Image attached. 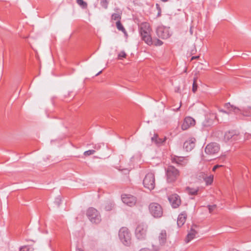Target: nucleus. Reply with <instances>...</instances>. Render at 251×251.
I'll return each instance as SVG.
<instances>
[{
    "label": "nucleus",
    "mask_w": 251,
    "mask_h": 251,
    "mask_svg": "<svg viewBox=\"0 0 251 251\" xmlns=\"http://www.w3.org/2000/svg\"><path fill=\"white\" fill-rule=\"evenodd\" d=\"M220 150L219 146L216 143H211L208 144L205 148L206 154L213 155L217 153Z\"/></svg>",
    "instance_id": "9d476101"
},
{
    "label": "nucleus",
    "mask_w": 251,
    "mask_h": 251,
    "mask_svg": "<svg viewBox=\"0 0 251 251\" xmlns=\"http://www.w3.org/2000/svg\"><path fill=\"white\" fill-rule=\"evenodd\" d=\"M114 204L113 202L107 203L105 205V209L107 211H110L112 210V209L114 207Z\"/></svg>",
    "instance_id": "bb28decb"
},
{
    "label": "nucleus",
    "mask_w": 251,
    "mask_h": 251,
    "mask_svg": "<svg viewBox=\"0 0 251 251\" xmlns=\"http://www.w3.org/2000/svg\"><path fill=\"white\" fill-rule=\"evenodd\" d=\"M181 106V103L180 102V105H179V106L178 108H177L176 109H174V110L175 111H178V110L179 109V108H180Z\"/></svg>",
    "instance_id": "ea45409f"
},
{
    "label": "nucleus",
    "mask_w": 251,
    "mask_h": 251,
    "mask_svg": "<svg viewBox=\"0 0 251 251\" xmlns=\"http://www.w3.org/2000/svg\"><path fill=\"white\" fill-rule=\"evenodd\" d=\"M87 216L93 223L99 224L101 222V216L100 212L93 207L89 208L86 212Z\"/></svg>",
    "instance_id": "39448f33"
},
{
    "label": "nucleus",
    "mask_w": 251,
    "mask_h": 251,
    "mask_svg": "<svg viewBox=\"0 0 251 251\" xmlns=\"http://www.w3.org/2000/svg\"><path fill=\"white\" fill-rule=\"evenodd\" d=\"M197 84L196 83V80L195 79H194L193 83V87L192 91L194 93H195L197 90Z\"/></svg>",
    "instance_id": "2f4dec72"
},
{
    "label": "nucleus",
    "mask_w": 251,
    "mask_h": 251,
    "mask_svg": "<svg viewBox=\"0 0 251 251\" xmlns=\"http://www.w3.org/2000/svg\"><path fill=\"white\" fill-rule=\"evenodd\" d=\"M20 251H29V248L26 246H23L20 249Z\"/></svg>",
    "instance_id": "72a5a7b5"
},
{
    "label": "nucleus",
    "mask_w": 251,
    "mask_h": 251,
    "mask_svg": "<svg viewBox=\"0 0 251 251\" xmlns=\"http://www.w3.org/2000/svg\"><path fill=\"white\" fill-rule=\"evenodd\" d=\"M116 24L117 28L119 30L122 31L124 33H126V30L124 27L123 26L120 21H117Z\"/></svg>",
    "instance_id": "5701e85b"
},
{
    "label": "nucleus",
    "mask_w": 251,
    "mask_h": 251,
    "mask_svg": "<svg viewBox=\"0 0 251 251\" xmlns=\"http://www.w3.org/2000/svg\"><path fill=\"white\" fill-rule=\"evenodd\" d=\"M95 152V150H90L87 151H84V155L85 156H89L90 155L93 154Z\"/></svg>",
    "instance_id": "c756f323"
},
{
    "label": "nucleus",
    "mask_w": 251,
    "mask_h": 251,
    "mask_svg": "<svg viewBox=\"0 0 251 251\" xmlns=\"http://www.w3.org/2000/svg\"><path fill=\"white\" fill-rule=\"evenodd\" d=\"M165 171L167 181L169 183L176 181L180 175L179 170L173 166H168Z\"/></svg>",
    "instance_id": "f03ea898"
},
{
    "label": "nucleus",
    "mask_w": 251,
    "mask_h": 251,
    "mask_svg": "<svg viewBox=\"0 0 251 251\" xmlns=\"http://www.w3.org/2000/svg\"><path fill=\"white\" fill-rule=\"evenodd\" d=\"M61 203V200L60 198H56L54 201V203L57 205V206H59Z\"/></svg>",
    "instance_id": "473e14b6"
},
{
    "label": "nucleus",
    "mask_w": 251,
    "mask_h": 251,
    "mask_svg": "<svg viewBox=\"0 0 251 251\" xmlns=\"http://www.w3.org/2000/svg\"><path fill=\"white\" fill-rule=\"evenodd\" d=\"M168 200L173 208L178 207L181 203V200L178 195L172 194L168 197Z\"/></svg>",
    "instance_id": "9b49d317"
},
{
    "label": "nucleus",
    "mask_w": 251,
    "mask_h": 251,
    "mask_svg": "<svg viewBox=\"0 0 251 251\" xmlns=\"http://www.w3.org/2000/svg\"><path fill=\"white\" fill-rule=\"evenodd\" d=\"M100 5L104 9H107L108 5V1L107 0H101L100 2Z\"/></svg>",
    "instance_id": "cd10ccee"
},
{
    "label": "nucleus",
    "mask_w": 251,
    "mask_h": 251,
    "mask_svg": "<svg viewBox=\"0 0 251 251\" xmlns=\"http://www.w3.org/2000/svg\"><path fill=\"white\" fill-rule=\"evenodd\" d=\"M213 124V122L211 120H205L202 123V126L203 127H209Z\"/></svg>",
    "instance_id": "b1692460"
},
{
    "label": "nucleus",
    "mask_w": 251,
    "mask_h": 251,
    "mask_svg": "<svg viewBox=\"0 0 251 251\" xmlns=\"http://www.w3.org/2000/svg\"><path fill=\"white\" fill-rule=\"evenodd\" d=\"M121 13H114L112 15L111 19L112 20L120 21L121 19Z\"/></svg>",
    "instance_id": "393cba45"
},
{
    "label": "nucleus",
    "mask_w": 251,
    "mask_h": 251,
    "mask_svg": "<svg viewBox=\"0 0 251 251\" xmlns=\"http://www.w3.org/2000/svg\"><path fill=\"white\" fill-rule=\"evenodd\" d=\"M199 188H192L190 187H187L185 189V191L187 193H188L189 195H196L198 194V192L199 191Z\"/></svg>",
    "instance_id": "6ab92c4d"
},
{
    "label": "nucleus",
    "mask_w": 251,
    "mask_h": 251,
    "mask_svg": "<svg viewBox=\"0 0 251 251\" xmlns=\"http://www.w3.org/2000/svg\"><path fill=\"white\" fill-rule=\"evenodd\" d=\"M197 234V232L194 229L191 228L190 230L189 231L188 233L187 234V235L185 239V242L189 243V242H190L192 239H193L195 237Z\"/></svg>",
    "instance_id": "dca6fc26"
},
{
    "label": "nucleus",
    "mask_w": 251,
    "mask_h": 251,
    "mask_svg": "<svg viewBox=\"0 0 251 251\" xmlns=\"http://www.w3.org/2000/svg\"><path fill=\"white\" fill-rule=\"evenodd\" d=\"M196 139L194 138H191L186 141L183 144V148L186 151H191L195 146Z\"/></svg>",
    "instance_id": "4468645a"
},
{
    "label": "nucleus",
    "mask_w": 251,
    "mask_h": 251,
    "mask_svg": "<svg viewBox=\"0 0 251 251\" xmlns=\"http://www.w3.org/2000/svg\"><path fill=\"white\" fill-rule=\"evenodd\" d=\"M195 125V120L191 117H186L185 118L181 126L182 130H187L191 126H193Z\"/></svg>",
    "instance_id": "ddd939ff"
},
{
    "label": "nucleus",
    "mask_w": 251,
    "mask_h": 251,
    "mask_svg": "<svg viewBox=\"0 0 251 251\" xmlns=\"http://www.w3.org/2000/svg\"><path fill=\"white\" fill-rule=\"evenodd\" d=\"M160 13H161V10H160V8H159V12L158 13V16H159L160 15Z\"/></svg>",
    "instance_id": "37998d69"
},
{
    "label": "nucleus",
    "mask_w": 251,
    "mask_h": 251,
    "mask_svg": "<svg viewBox=\"0 0 251 251\" xmlns=\"http://www.w3.org/2000/svg\"><path fill=\"white\" fill-rule=\"evenodd\" d=\"M139 28V33L142 40L147 45L149 46L152 45L153 41L151 35V28L150 24L148 22H143L140 25Z\"/></svg>",
    "instance_id": "f257e3e1"
},
{
    "label": "nucleus",
    "mask_w": 251,
    "mask_h": 251,
    "mask_svg": "<svg viewBox=\"0 0 251 251\" xmlns=\"http://www.w3.org/2000/svg\"><path fill=\"white\" fill-rule=\"evenodd\" d=\"M215 208H216L215 205H208V209H209V212L211 213L213 210H214L215 209Z\"/></svg>",
    "instance_id": "f704fd0d"
},
{
    "label": "nucleus",
    "mask_w": 251,
    "mask_h": 251,
    "mask_svg": "<svg viewBox=\"0 0 251 251\" xmlns=\"http://www.w3.org/2000/svg\"><path fill=\"white\" fill-rule=\"evenodd\" d=\"M76 251H84L81 249H77L76 250Z\"/></svg>",
    "instance_id": "c03bdc74"
},
{
    "label": "nucleus",
    "mask_w": 251,
    "mask_h": 251,
    "mask_svg": "<svg viewBox=\"0 0 251 251\" xmlns=\"http://www.w3.org/2000/svg\"><path fill=\"white\" fill-rule=\"evenodd\" d=\"M187 214L185 212L180 214L177 218V224L178 226H182L186 222Z\"/></svg>",
    "instance_id": "2eb2a0df"
},
{
    "label": "nucleus",
    "mask_w": 251,
    "mask_h": 251,
    "mask_svg": "<svg viewBox=\"0 0 251 251\" xmlns=\"http://www.w3.org/2000/svg\"><path fill=\"white\" fill-rule=\"evenodd\" d=\"M76 3L82 8H86L87 6V4L83 0H76Z\"/></svg>",
    "instance_id": "a878e982"
},
{
    "label": "nucleus",
    "mask_w": 251,
    "mask_h": 251,
    "mask_svg": "<svg viewBox=\"0 0 251 251\" xmlns=\"http://www.w3.org/2000/svg\"><path fill=\"white\" fill-rule=\"evenodd\" d=\"M244 111H249V112H251V106H248L247 107H246L245 109H244Z\"/></svg>",
    "instance_id": "4c0bfd02"
},
{
    "label": "nucleus",
    "mask_w": 251,
    "mask_h": 251,
    "mask_svg": "<svg viewBox=\"0 0 251 251\" xmlns=\"http://www.w3.org/2000/svg\"><path fill=\"white\" fill-rule=\"evenodd\" d=\"M101 144H98L97 145H96L95 147V149L97 150H99L101 147Z\"/></svg>",
    "instance_id": "58836bf2"
},
{
    "label": "nucleus",
    "mask_w": 251,
    "mask_h": 251,
    "mask_svg": "<svg viewBox=\"0 0 251 251\" xmlns=\"http://www.w3.org/2000/svg\"><path fill=\"white\" fill-rule=\"evenodd\" d=\"M161 1H163V2H166L168 0H161Z\"/></svg>",
    "instance_id": "49530a36"
},
{
    "label": "nucleus",
    "mask_w": 251,
    "mask_h": 251,
    "mask_svg": "<svg viewBox=\"0 0 251 251\" xmlns=\"http://www.w3.org/2000/svg\"><path fill=\"white\" fill-rule=\"evenodd\" d=\"M220 111L222 112L223 113H228L227 112H226V111H225L224 110H220Z\"/></svg>",
    "instance_id": "79ce46f5"
},
{
    "label": "nucleus",
    "mask_w": 251,
    "mask_h": 251,
    "mask_svg": "<svg viewBox=\"0 0 251 251\" xmlns=\"http://www.w3.org/2000/svg\"><path fill=\"white\" fill-rule=\"evenodd\" d=\"M101 72H102L101 71H100L98 74H96V75L97 76V75H99L101 73Z\"/></svg>",
    "instance_id": "a18cd8bd"
},
{
    "label": "nucleus",
    "mask_w": 251,
    "mask_h": 251,
    "mask_svg": "<svg viewBox=\"0 0 251 251\" xmlns=\"http://www.w3.org/2000/svg\"><path fill=\"white\" fill-rule=\"evenodd\" d=\"M151 214L155 218H159L162 216L163 209L161 206L157 203L152 202L149 205Z\"/></svg>",
    "instance_id": "0eeeda50"
},
{
    "label": "nucleus",
    "mask_w": 251,
    "mask_h": 251,
    "mask_svg": "<svg viewBox=\"0 0 251 251\" xmlns=\"http://www.w3.org/2000/svg\"><path fill=\"white\" fill-rule=\"evenodd\" d=\"M119 236L121 242L126 246H129L131 244V234L126 227H122L119 232Z\"/></svg>",
    "instance_id": "20e7f679"
},
{
    "label": "nucleus",
    "mask_w": 251,
    "mask_h": 251,
    "mask_svg": "<svg viewBox=\"0 0 251 251\" xmlns=\"http://www.w3.org/2000/svg\"><path fill=\"white\" fill-rule=\"evenodd\" d=\"M148 233V226L145 224H139L135 230V235L137 239L144 240L146 239Z\"/></svg>",
    "instance_id": "7ed1b4c3"
},
{
    "label": "nucleus",
    "mask_w": 251,
    "mask_h": 251,
    "mask_svg": "<svg viewBox=\"0 0 251 251\" xmlns=\"http://www.w3.org/2000/svg\"><path fill=\"white\" fill-rule=\"evenodd\" d=\"M199 57V56H193L191 58V60L195 59L198 58Z\"/></svg>",
    "instance_id": "a19ab883"
},
{
    "label": "nucleus",
    "mask_w": 251,
    "mask_h": 251,
    "mask_svg": "<svg viewBox=\"0 0 251 251\" xmlns=\"http://www.w3.org/2000/svg\"><path fill=\"white\" fill-rule=\"evenodd\" d=\"M171 160L173 163L182 166L186 165L188 162V160L186 157L174 156L172 157Z\"/></svg>",
    "instance_id": "f8f14e48"
},
{
    "label": "nucleus",
    "mask_w": 251,
    "mask_h": 251,
    "mask_svg": "<svg viewBox=\"0 0 251 251\" xmlns=\"http://www.w3.org/2000/svg\"><path fill=\"white\" fill-rule=\"evenodd\" d=\"M224 106L229 112L233 111L235 113H238L241 111V110L239 108L231 105L229 103H226Z\"/></svg>",
    "instance_id": "f3484780"
},
{
    "label": "nucleus",
    "mask_w": 251,
    "mask_h": 251,
    "mask_svg": "<svg viewBox=\"0 0 251 251\" xmlns=\"http://www.w3.org/2000/svg\"><path fill=\"white\" fill-rule=\"evenodd\" d=\"M167 237L166 231L165 230H162L159 233L158 239L160 244H163L166 242Z\"/></svg>",
    "instance_id": "a211bd4d"
},
{
    "label": "nucleus",
    "mask_w": 251,
    "mask_h": 251,
    "mask_svg": "<svg viewBox=\"0 0 251 251\" xmlns=\"http://www.w3.org/2000/svg\"><path fill=\"white\" fill-rule=\"evenodd\" d=\"M156 33L157 36L162 39H167L172 35L170 28L162 25L157 27Z\"/></svg>",
    "instance_id": "6e6552de"
},
{
    "label": "nucleus",
    "mask_w": 251,
    "mask_h": 251,
    "mask_svg": "<svg viewBox=\"0 0 251 251\" xmlns=\"http://www.w3.org/2000/svg\"><path fill=\"white\" fill-rule=\"evenodd\" d=\"M143 185L147 189L152 190L155 185V175L152 172H149L144 177L143 182Z\"/></svg>",
    "instance_id": "423d86ee"
},
{
    "label": "nucleus",
    "mask_w": 251,
    "mask_h": 251,
    "mask_svg": "<svg viewBox=\"0 0 251 251\" xmlns=\"http://www.w3.org/2000/svg\"><path fill=\"white\" fill-rule=\"evenodd\" d=\"M204 176H203V179L206 183V185H211L213 181L214 176L212 175H210L208 176H205V174H204Z\"/></svg>",
    "instance_id": "412c9836"
},
{
    "label": "nucleus",
    "mask_w": 251,
    "mask_h": 251,
    "mask_svg": "<svg viewBox=\"0 0 251 251\" xmlns=\"http://www.w3.org/2000/svg\"><path fill=\"white\" fill-rule=\"evenodd\" d=\"M139 251H153L152 250L148 248H143L140 250Z\"/></svg>",
    "instance_id": "e433bc0d"
},
{
    "label": "nucleus",
    "mask_w": 251,
    "mask_h": 251,
    "mask_svg": "<svg viewBox=\"0 0 251 251\" xmlns=\"http://www.w3.org/2000/svg\"><path fill=\"white\" fill-rule=\"evenodd\" d=\"M126 57V54L124 51H121L118 54V59H123V58H125Z\"/></svg>",
    "instance_id": "c85d7f7f"
},
{
    "label": "nucleus",
    "mask_w": 251,
    "mask_h": 251,
    "mask_svg": "<svg viewBox=\"0 0 251 251\" xmlns=\"http://www.w3.org/2000/svg\"><path fill=\"white\" fill-rule=\"evenodd\" d=\"M223 166L222 165H216L214 166L212 169V171L215 172L216 170L220 167H223Z\"/></svg>",
    "instance_id": "c9c22d12"
},
{
    "label": "nucleus",
    "mask_w": 251,
    "mask_h": 251,
    "mask_svg": "<svg viewBox=\"0 0 251 251\" xmlns=\"http://www.w3.org/2000/svg\"><path fill=\"white\" fill-rule=\"evenodd\" d=\"M163 42L162 41H161L160 40L158 39H156L154 42H153V44H154L155 46H161L162 44H163Z\"/></svg>",
    "instance_id": "7c9ffc66"
},
{
    "label": "nucleus",
    "mask_w": 251,
    "mask_h": 251,
    "mask_svg": "<svg viewBox=\"0 0 251 251\" xmlns=\"http://www.w3.org/2000/svg\"><path fill=\"white\" fill-rule=\"evenodd\" d=\"M123 202L127 205L132 207L136 203V198L129 194H123L121 196Z\"/></svg>",
    "instance_id": "1a4fd4ad"
},
{
    "label": "nucleus",
    "mask_w": 251,
    "mask_h": 251,
    "mask_svg": "<svg viewBox=\"0 0 251 251\" xmlns=\"http://www.w3.org/2000/svg\"><path fill=\"white\" fill-rule=\"evenodd\" d=\"M165 140L166 138H164V139L159 138L156 134H155L154 136L151 138L152 141L154 142L157 145L162 144L165 142Z\"/></svg>",
    "instance_id": "aec40b11"
},
{
    "label": "nucleus",
    "mask_w": 251,
    "mask_h": 251,
    "mask_svg": "<svg viewBox=\"0 0 251 251\" xmlns=\"http://www.w3.org/2000/svg\"><path fill=\"white\" fill-rule=\"evenodd\" d=\"M234 135V133L232 131L226 132L225 134L224 139L226 141H229L230 139H232Z\"/></svg>",
    "instance_id": "4be33fe9"
}]
</instances>
